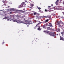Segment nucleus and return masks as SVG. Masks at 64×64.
<instances>
[{"mask_svg":"<svg viewBox=\"0 0 64 64\" xmlns=\"http://www.w3.org/2000/svg\"><path fill=\"white\" fill-rule=\"evenodd\" d=\"M55 33L54 32H49L48 33L49 35H51L52 36H54V37H55Z\"/></svg>","mask_w":64,"mask_h":64,"instance_id":"f257e3e1","label":"nucleus"},{"mask_svg":"<svg viewBox=\"0 0 64 64\" xmlns=\"http://www.w3.org/2000/svg\"><path fill=\"white\" fill-rule=\"evenodd\" d=\"M24 6L25 2H23L20 5V8H21V7H23Z\"/></svg>","mask_w":64,"mask_h":64,"instance_id":"f03ea898","label":"nucleus"},{"mask_svg":"<svg viewBox=\"0 0 64 64\" xmlns=\"http://www.w3.org/2000/svg\"><path fill=\"white\" fill-rule=\"evenodd\" d=\"M40 24H41V22H40L38 24L36 25V26L35 27H34V29H35L36 28V27H37V26H38V25H40Z\"/></svg>","mask_w":64,"mask_h":64,"instance_id":"7ed1b4c3","label":"nucleus"},{"mask_svg":"<svg viewBox=\"0 0 64 64\" xmlns=\"http://www.w3.org/2000/svg\"><path fill=\"white\" fill-rule=\"evenodd\" d=\"M47 29L48 30H54V29H52L51 28H50V27H48V28H47Z\"/></svg>","mask_w":64,"mask_h":64,"instance_id":"20e7f679","label":"nucleus"},{"mask_svg":"<svg viewBox=\"0 0 64 64\" xmlns=\"http://www.w3.org/2000/svg\"><path fill=\"white\" fill-rule=\"evenodd\" d=\"M60 40H62V41H64V38H63L61 36H60Z\"/></svg>","mask_w":64,"mask_h":64,"instance_id":"39448f33","label":"nucleus"},{"mask_svg":"<svg viewBox=\"0 0 64 64\" xmlns=\"http://www.w3.org/2000/svg\"><path fill=\"white\" fill-rule=\"evenodd\" d=\"M37 14L38 16H39L40 15V14H38L36 12H34V13L33 14L34 15H36Z\"/></svg>","mask_w":64,"mask_h":64,"instance_id":"423d86ee","label":"nucleus"},{"mask_svg":"<svg viewBox=\"0 0 64 64\" xmlns=\"http://www.w3.org/2000/svg\"><path fill=\"white\" fill-rule=\"evenodd\" d=\"M49 24H50L48 25V26H50V27H53V25L50 22Z\"/></svg>","mask_w":64,"mask_h":64,"instance_id":"0eeeda50","label":"nucleus"},{"mask_svg":"<svg viewBox=\"0 0 64 64\" xmlns=\"http://www.w3.org/2000/svg\"><path fill=\"white\" fill-rule=\"evenodd\" d=\"M46 26H47V25H46V24H44V25H43L42 27L44 29H46Z\"/></svg>","mask_w":64,"mask_h":64,"instance_id":"6e6552de","label":"nucleus"},{"mask_svg":"<svg viewBox=\"0 0 64 64\" xmlns=\"http://www.w3.org/2000/svg\"><path fill=\"white\" fill-rule=\"evenodd\" d=\"M25 16H21L20 17V20H23L22 18H24V17Z\"/></svg>","mask_w":64,"mask_h":64,"instance_id":"1a4fd4ad","label":"nucleus"},{"mask_svg":"<svg viewBox=\"0 0 64 64\" xmlns=\"http://www.w3.org/2000/svg\"><path fill=\"white\" fill-rule=\"evenodd\" d=\"M38 30H39V31H40L42 30V28H40V27L38 26V28L37 29Z\"/></svg>","mask_w":64,"mask_h":64,"instance_id":"9d476101","label":"nucleus"},{"mask_svg":"<svg viewBox=\"0 0 64 64\" xmlns=\"http://www.w3.org/2000/svg\"><path fill=\"white\" fill-rule=\"evenodd\" d=\"M59 0H57L55 2V4L56 5H58V2H59Z\"/></svg>","mask_w":64,"mask_h":64,"instance_id":"9b49d317","label":"nucleus"},{"mask_svg":"<svg viewBox=\"0 0 64 64\" xmlns=\"http://www.w3.org/2000/svg\"><path fill=\"white\" fill-rule=\"evenodd\" d=\"M44 32L45 33H47L48 34H49V32L48 31V30L45 31L44 30Z\"/></svg>","mask_w":64,"mask_h":64,"instance_id":"f8f14e48","label":"nucleus"},{"mask_svg":"<svg viewBox=\"0 0 64 64\" xmlns=\"http://www.w3.org/2000/svg\"><path fill=\"white\" fill-rule=\"evenodd\" d=\"M6 0H3L2 2L4 3H5V2H6Z\"/></svg>","mask_w":64,"mask_h":64,"instance_id":"ddd939ff","label":"nucleus"},{"mask_svg":"<svg viewBox=\"0 0 64 64\" xmlns=\"http://www.w3.org/2000/svg\"><path fill=\"white\" fill-rule=\"evenodd\" d=\"M51 7V6H48V9H50V8Z\"/></svg>","mask_w":64,"mask_h":64,"instance_id":"4468645a","label":"nucleus"},{"mask_svg":"<svg viewBox=\"0 0 64 64\" xmlns=\"http://www.w3.org/2000/svg\"><path fill=\"white\" fill-rule=\"evenodd\" d=\"M30 6L31 7H33V6H34V4H30Z\"/></svg>","mask_w":64,"mask_h":64,"instance_id":"2eb2a0df","label":"nucleus"},{"mask_svg":"<svg viewBox=\"0 0 64 64\" xmlns=\"http://www.w3.org/2000/svg\"><path fill=\"white\" fill-rule=\"evenodd\" d=\"M48 21H49V20L48 19H47V20H46L45 22H48Z\"/></svg>","mask_w":64,"mask_h":64,"instance_id":"dca6fc26","label":"nucleus"},{"mask_svg":"<svg viewBox=\"0 0 64 64\" xmlns=\"http://www.w3.org/2000/svg\"><path fill=\"white\" fill-rule=\"evenodd\" d=\"M4 18L5 19H8V18L6 16H5Z\"/></svg>","mask_w":64,"mask_h":64,"instance_id":"f3484780","label":"nucleus"},{"mask_svg":"<svg viewBox=\"0 0 64 64\" xmlns=\"http://www.w3.org/2000/svg\"><path fill=\"white\" fill-rule=\"evenodd\" d=\"M61 34H62H62H64V32H61Z\"/></svg>","mask_w":64,"mask_h":64,"instance_id":"a211bd4d","label":"nucleus"},{"mask_svg":"<svg viewBox=\"0 0 64 64\" xmlns=\"http://www.w3.org/2000/svg\"><path fill=\"white\" fill-rule=\"evenodd\" d=\"M58 24L59 25L60 27V26H61V25H60V24L59 23Z\"/></svg>","mask_w":64,"mask_h":64,"instance_id":"6ab92c4d","label":"nucleus"},{"mask_svg":"<svg viewBox=\"0 0 64 64\" xmlns=\"http://www.w3.org/2000/svg\"><path fill=\"white\" fill-rule=\"evenodd\" d=\"M58 32L60 31V29L59 28H58Z\"/></svg>","mask_w":64,"mask_h":64,"instance_id":"aec40b11","label":"nucleus"},{"mask_svg":"<svg viewBox=\"0 0 64 64\" xmlns=\"http://www.w3.org/2000/svg\"><path fill=\"white\" fill-rule=\"evenodd\" d=\"M48 10H47L45 9V12H47V11H48Z\"/></svg>","mask_w":64,"mask_h":64,"instance_id":"412c9836","label":"nucleus"},{"mask_svg":"<svg viewBox=\"0 0 64 64\" xmlns=\"http://www.w3.org/2000/svg\"><path fill=\"white\" fill-rule=\"evenodd\" d=\"M38 9H39L40 10V9H41V8H40V7H39L38 8Z\"/></svg>","mask_w":64,"mask_h":64,"instance_id":"4be33fe9","label":"nucleus"},{"mask_svg":"<svg viewBox=\"0 0 64 64\" xmlns=\"http://www.w3.org/2000/svg\"><path fill=\"white\" fill-rule=\"evenodd\" d=\"M14 20V22H16V21L17 22V21H16V20Z\"/></svg>","mask_w":64,"mask_h":64,"instance_id":"5701e85b","label":"nucleus"},{"mask_svg":"<svg viewBox=\"0 0 64 64\" xmlns=\"http://www.w3.org/2000/svg\"><path fill=\"white\" fill-rule=\"evenodd\" d=\"M12 10H14V8H12Z\"/></svg>","mask_w":64,"mask_h":64,"instance_id":"b1692460","label":"nucleus"},{"mask_svg":"<svg viewBox=\"0 0 64 64\" xmlns=\"http://www.w3.org/2000/svg\"><path fill=\"white\" fill-rule=\"evenodd\" d=\"M62 35L63 37H64V34H62Z\"/></svg>","mask_w":64,"mask_h":64,"instance_id":"393cba45","label":"nucleus"},{"mask_svg":"<svg viewBox=\"0 0 64 64\" xmlns=\"http://www.w3.org/2000/svg\"><path fill=\"white\" fill-rule=\"evenodd\" d=\"M36 7H37L36 8H39V7H38V6H37Z\"/></svg>","mask_w":64,"mask_h":64,"instance_id":"a878e982","label":"nucleus"},{"mask_svg":"<svg viewBox=\"0 0 64 64\" xmlns=\"http://www.w3.org/2000/svg\"><path fill=\"white\" fill-rule=\"evenodd\" d=\"M62 13H63V14L64 15V12H62Z\"/></svg>","mask_w":64,"mask_h":64,"instance_id":"bb28decb","label":"nucleus"},{"mask_svg":"<svg viewBox=\"0 0 64 64\" xmlns=\"http://www.w3.org/2000/svg\"><path fill=\"white\" fill-rule=\"evenodd\" d=\"M39 17L40 18H41L42 17H41V16H39Z\"/></svg>","mask_w":64,"mask_h":64,"instance_id":"cd10ccee","label":"nucleus"},{"mask_svg":"<svg viewBox=\"0 0 64 64\" xmlns=\"http://www.w3.org/2000/svg\"><path fill=\"white\" fill-rule=\"evenodd\" d=\"M62 24H63H63H64V23H63V22H62Z\"/></svg>","mask_w":64,"mask_h":64,"instance_id":"c85d7f7f","label":"nucleus"},{"mask_svg":"<svg viewBox=\"0 0 64 64\" xmlns=\"http://www.w3.org/2000/svg\"><path fill=\"white\" fill-rule=\"evenodd\" d=\"M11 13H12V12H10V14H11Z\"/></svg>","mask_w":64,"mask_h":64,"instance_id":"c756f323","label":"nucleus"},{"mask_svg":"<svg viewBox=\"0 0 64 64\" xmlns=\"http://www.w3.org/2000/svg\"><path fill=\"white\" fill-rule=\"evenodd\" d=\"M36 17H38V16H36Z\"/></svg>","mask_w":64,"mask_h":64,"instance_id":"7c9ffc66","label":"nucleus"},{"mask_svg":"<svg viewBox=\"0 0 64 64\" xmlns=\"http://www.w3.org/2000/svg\"><path fill=\"white\" fill-rule=\"evenodd\" d=\"M4 42H2V44H4Z\"/></svg>","mask_w":64,"mask_h":64,"instance_id":"2f4dec72","label":"nucleus"},{"mask_svg":"<svg viewBox=\"0 0 64 64\" xmlns=\"http://www.w3.org/2000/svg\"><path fill=\"white\" fill-rule=\"evenodd\" d=\"M5 19V18H3V19Z\"/></svg>","mask_w":64,"mask_h":64,"instance_id":"473e14b6","label":"nucleus"},{"mask_svg":"<svg viewBox=\"0 0 64 64\" xmlns=\"http://www.w3.org/2000/svg\"><path fill=\"white\" fill-rule=\"evenodd\" d=\"M51 5L52 6H53V4H51Z\"/></svg>","mask_w":64,"mask_h":64,"instance_id":"72a5a7b5","label":"nucleus"},{"mask_svg":"<svg viewBox=\"0 0 64 64\" xmlns=\"http://www.w3.org/2000/svg\"><path fill=\"white\" fill-rule=\"evenodd\" d=\"M56 35H57V36L58 35V34H56Z\"/></svg>","mask_w":64,"mask_h":64,"instance_id":"f704fd0d","label":"nucleus"},{"mask_svg":"<svg viewBox=\"0 0 64 64\" xmlns=\"http://www.w3.org/2000/svg\"><path fill=\"white\" fill-rule=\"evenodd\" d=\"M26 24H28V23Z\"/></svg>","mask_w":64,"mask_h":64,"instance_id":"c9c22d12","label":"nucleus"},{"mask_svg":"<svg viewBox=\"0 0 64 64\" xmlns=\"http://www.w3.org/2000/svg\"><path fill=\"white\" fill-rule=\"evenodd\" d=\"M25 2H27L26 1Z\"/></svg>","mask_w":64,"mask_h":64,"instance_id":"e433bc0d","label":"nucleus"},{"mask_svg":"<svg viewBox=\"0 0 64 64\" xmlns=\"http://www.w3.org/2000/svg\"><path fill=\"white\" fill-rule=\"evenodd\" d=\"M0 13H1V12H0Z\"/></svg>","mask_w":64,"mask_h":64,"instance_id":"4c0bfd02","label":"nucleus"},{"mask_svg":"<svg viewBox=\"0 0 64 64\" xmlns=\"http://www.w3.org/2000/svg\"><path fill=\"white\" fill-rule=\"evenodd\" d=\"M58 9H59V7H58Z\"/></svg>","mask_w":64,"mask_h":64,"instance_id":"58836bf2","label":"nucleus"},{"mask_svg":"<svg viewBox=\"0 0 64 64\" xmlns=\"http://www.w3.org/2000/svg\"><path fill=\"white\" fill-rule=\"evenodd\" d=\"M63 25H64V24H63Z\"/></svg>","mask_w":64,"mask_h":64,"instance_id":"ea45409f","label":"nucleus"},{"mask_svg":"<svg viewBox=\"0 0 64 64\" xmlns=\"http://www.w3.org/2000/svg\"><path fill=\"white\" fill-rule=\"evenodd\" d=\"M57 32H58V31H57Z\"/></svg>","mask_w":64,"mask_h":64,"instance_id":"a19ab883","label":"nucleus"},{"mask_svg":"<svg viewBox=\"0 0 64 64\" xmlns=\"http://www.w3.org/2000/svg\"><path fill=\"white\" fill-rule=\"evenodd\" d=\"M31 8V9H32V8Z\"/></svg>","mask_w":64,"mask_h":64,"instance_id":"79ce46f5","label":"nucleus"},{"mask_svg":"<svg viewBox=\"0 0 64 64\" xmlns=\"http://www.w3.org/2000/svg\"><path fill=\"white\" fill-rule=\"evenodd\" d=\"M39 22H40V21Z\"/></svg>","mask_w":64,"mask_h":64,"instance_id":"37998d69","label":"nucleus"},{"mask_svg":"<svg viewBox=\"0 0 64 64\" xmlns=\"http://www.w3.org/2000/svg\"><path fill=\"white\" fill-rule=\"evenodd\" d=\"M30 8H31V7H30Z\"/></svg>","mask_w":64,"mask_h":64,"instance_id":"c03bdc74","label":"nucleus"}]
</instances>
